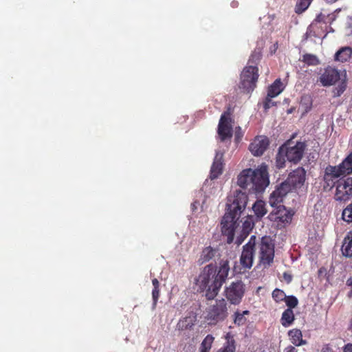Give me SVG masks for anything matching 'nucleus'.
Returning <instances> with one entry per match:
<instances>
[{"mask_svg": "<svg viewBox=\"0 0 352 352\" xmlns=\"http://www.w3.org/2000/svg\"><path fill=\"white\" fill-rule=\"evenodd\" d=\"M346 176L340 165H328L324 169L323 181L327 187L332 188L336 184V180L340 177Z\"/></svg>", "mask_w": 352, "mask_h": 352, "instance_id": "13", "label": "nucleus"}, {"mask_svg": "<svg viewBox=\"0 0 352 352\" xmlns=\"http://www.w3.org/2000/svg\"><path fill=\"white\" fill-rule=\"evenodd\" d=\"M295 320L294 313L291 309H286L282 314L280 323L284 327L292 325Z\"/></svg>", "mask_w": 352, "mask_h": 352, "instance_id": "23", "label": "nucleus"}, {"mask_svg": "<svg viewBox=\"0 0 352 352\" xmlns=\"http://www.w3.org/2000/svg\"><path fill=\"white\" fill-rule=\"evenodd\" d=\"M248 197L245 192L236 190L232 195L228 197L226 213L221 220L222 234L227 236V243H232L235 229L241 213L245 209Z\"/></svg>", "mask_w": 352, "mask_h": 352, "instance_id": "2", "label": "nucleus"}, {"mask_svg": "<svg viewBox=\"0 0 352 352\" xmlns=\"http://www.w3.org/2000/svg\"><path fill=\"white\" fill-rule=\"evenodd\" d=\"M230 114L224 113L221 115L218 125V135L222 142L230 143L232 137V128L230 124Z\"/></svg>", "mask_w": 352, "mask_h": 352, "instance_id": "11", "label": "nucleus"}, {"mask_svg": "<svg viewBox=\"0 0 352 352\" xmlns=\"http://www.w3.org/2000/svg\"><path fill=\"white\" fill-rule=\"evenodd\" d=\"M272 98L273 97L269 96L268 94L267 95L265 100L263 101V108L265 111H267L269 109L276 105V102L272 100Z\"/></svg>", "mask_w": 352, "mask_h": 352, "instance_id": "41", "label": "nucleus"}, {"mask_svg": "<svg viewBox=\"0 0 352 352\" xmlns=\"http://www.w3.org/2000/svg\"><path fill=\"white\" fill-rule=\"evenodd\" d=\"M285 89V86L280 78L275 81L268 87L267 94L270 97L278 96Z\"/></svg>", "mask_w": 352, "mask_h": 352, "instance_id": "22", "label": "nucleus"}, {"mask_svg": "<svg viewBox=\"0 0 352 352\" xmlns=\"http://www.w3.org/2000/svg\"><path fill=\"white\" fill-rule=\"evenodd\" d=\"M350 27H351V32H352V23L351 24Z\"/></svg>", "mask_w": 352, "mask_h": 352, "instance_id": "51", "label": "nucleus"}, {"mask_svg": "<svg viewBox=\"0 0 352 352\" xmlns=\"http://www.w3.org/2000/svg\"><path fill=\"white\" fill-rule=\"evenodd\" d=\"M294 214L292 210L287 209L285 206L278 204L273 207V210L268 215V219L276 224L277 228L282 229L290 224Z\"/></svg>", "mask_w": 352, "mask_h": 352, "instance_id": "6", "label": "nucleus"}, {"mask_svg": "<svg viewBox=\"0 0 352 352\" xmlns=\"http://www.w3.org/2000/svg\"><path fill=\"white\" fill-rule=\"evenodd\" d=\"M254 223L252 218L249 217L244 221L242 226L243 232L245 233V236H248L252 228H254Z\"/></svg>", "mask_w": 352, "mask_h": 352, "instance_id": "35", "label": "nucleus"}, {"mask_svg": "<svg viewBox=\"0 0 352 352\" xmlns=\"http://www.w3.org/2000/svg\"><path fill=\"white\" fill-rule=\"evenodd\" d=\"M214 256V250L211 247L205 248L201 254L199 261L201 263H206Z\"/></svg>", "mask_w": 352, "mask_h": 352, "instance_id": "29", "label": "nucleus"}, {"mask_svg": "<svg viewBox=\"0 0 352 352\" xmlns=\"http://www.w3.org/2000/svg\"><path fill=\"white\" fill-rule=\"evenodd\" d=\"M256 245V238L254 235H252L248 242L242 247L239 263L241 268L245 271L250 270L253 265Z\"/></svg>", "mask_w": 352, "mask_h": 352, "instance_id": "7", "label": "nucleus"}, {"mask_svg": "<svg viewBox=\"0 0 352 352\" xmlns=\"http://www.w3.org/2000/svg\"><path fill=\"white\" fill-rule=\"evenodd\" d=\"M227 340L226 343L219 349V352H235V341L233 336L228 334Z\"/></svg>", "mask_w": 352, "mask_h": 352, "instance_id": "28", "label": "nucleus"}, {"mask_svg": "<svg viewBox=\"0 0 352 352\" xmlns=\"http://www.w3.org/2000/svg\"><path fill=\"white\" fill-rule=\"evenodd\" d=\"M214 341V337L209 334L206 336L201 343L199 352H209Z\"/></svg>", "mask_w": 352, "mask_h": 352, "instance_id": "27", "label": "nucleus"}, {"mask_svg": "<svg viewBox=\"0 0 352 352\" xmlns=\"http://www.w3.org/2000/svg\"><path fill=\"white\" fill-rule=\"evenodd\" d=\"M245 292V284L241 280H236L225 287L223 294L230 304L238 305L241 302Z\"/></svg>", "mask_w": 352, "mask_h": 352, "instance_id": "8", "label": "nucleus"}, {"mask_svg": "<svg viewBox=\"0 0 352 352\" xmlns=\"http://www.w3.org/2000/svg\"><path fill=\"white\" fill-rule=\"evenodd\" d=\"M300 103H301V104H305L306 105H307L306 107V109H311V101L310 98L309 96H302L301 98Z\"/></svg>", "mask_w": 352, "mask_h": 352, "instance_id": "43", "label": "nucleus"}, {"mask_svg": "<svg viewBox=\"0 0 352 352\" xmlns=\"http://www.w3.org/2000/svg\"><path fill=\"white\" fill-rule=\"evenodd\" d=\"M336 19L333 14H323L320 12L318 14L315 19L316 22L324 23H331Z\"/></svg>", "mask_w": 352, "mask_h": 352, "instance_id": "33", "label": "nucleus"}, {"mask_svg": "<svg viewBox=\"0 0 352 352\" xmlns=\"http://www.w3.org/2000/svg\"><path fill=\"white\" fill-rule=\"evenodd\" d=\"M285 302L287 306V309H294L297 307L298 304V300L294 296H287Z\"/></svg>", "mask_w": 352, "mask_h": 352, "instance_id": "38", "label": "nucleus"}, {"mask_svg": "<svg viewBox=\"0 0 352 352\" xmlns=\"http://www.w3.org/2000/svg\"><path fill=\"white\" fill-rule=\"evenodd\" d=\"M294 189L291 186L286 182L284 181L271 194L270 197V204L272 207H274L283 201V197H285L289 192Z\"/></svg>", "mask_w": 352, "mask_h": 352, "instance_id": "14", "label": "nucleus"}, {"mask_svg": "<svg viewBox=\"0 0 352 352\" xmlns=\"http://www.w3.org/2000/svg\"><path fill=\"white\" fill-rule=\"evenodd\" d=\"M261 58V54L259 52L254 51L252 53L248 63L254 64V66H256L257 63L259 62Z\"/></svg>", "mask_w": 352, "mask_h": 352, "instance_id": "40", "label": "nucleus"}, {"mask_svg": "<svg viewBox=\"0 0 352 352\" xmlns=\"http://www.w3.org/2000/svg\"><path fill=\"white\" fill-rule=\"evenodd\" d=\"M152 283L153 285V288H160V282L157 278H153L152 280Z\"/></svg>", "mask_w": 352, "mask_h": 352, "instance_id": "50", "label": "nucleus"}, {"mask_svg": "<svg viewBox=\"0 0 352 352\" xmlns=\"http://www.w3.org/2000/svg\"><path fill=\"white\" fill-rule=\"evenodd\" d=\"M230 271L229 261L221 260L218 271L212 264L205 266L196 280L201 292H206V298L213 300L226 282Z\"/></svg>", "mask_w": 352, "mask_h": 352, "instance_id": "1", "label": "nucleus"}, {"mask_svg": "<svg viewBox=\"0 0 352 352\" xmlns=\"http://www.w3.org/2000/svg\"><path fill=\"white\" fill-rule=\"evenodd\" d=\"M285 154L284 151V146L279 148L278 152L276 157V166L278 168L285 167Z\"/></svg>", "mask_w": 352, "mask_h": 352, "instance_id": "31", "label": "nucleus"}, {"mask_svg": "<svg viewBox=\"0 0 352 352\" xmlns=\"http://www.w3.org/2000/svg\"><path fill=\"white\" fill-rule=\"evenodd\" d=\"M246 237L247 236H245V233L241 230L240 235L236 237L235 243L238 245H241Z\"/></svg>", "mask_w": 352, "mask_h": 352, "instance_id": "44", "label": "nucleus"}, {"mask_svg": "<svg viewBox=\"0 0 352 352\" xmlns=\"http://www.w3.org/2000/svg\"><path fill=\"white\" fill-rule=\"evenodd\" d=\"M243 136L242 133L241 132V128L239 127V130L235 131V140L236 142H239L241 140Z\"/></svg>", "mask_w": 352, "mask_h": 352, "instance_id": "46", "label": "nucleus"}, {"mask_svg": "<svg viewBox=\"0 0 352 352\" xmlns=\"http://www.w3.org/2000/svg\"><path fill=\"white\" fill-rule=\"evenodd\" d=\"M342 217L347 223L352 222V202L343 210Z\"/></svg>", "mask_w": 352, "mask_h": 352, "instance_id": "36", "label": "nucleus"}, {"mask_svg": "<svg viewBox=\"0 0 352 352\" xmlns=\"http://www.w3.org/2000/svg\"><path fill=\"white\" fill-rule=\"evenodd\" d=\"M228 316V304L225 299L217 300L206 309L205 319L209 325H216Z\"/></svg>", "mask_w": 352, "mask_h": 352, "instance_id": "4", "label": "nucleus"}, {"mask_svg": "<svg viewBox=\"0 0 352 352\" xmlns=\"http://www.w3.org/2000/svg\"><path fill=\"white\" fill-rule=\"evenodd\" d=\"M352 55V49L350 47H345L340 49L336 54V59L342 63L347 61Z\"/></svg>", "mask_w": 352, "mask_h": 352, "instance_id": "24", "label": "nucleus"}, {"mask_svg": "<svg viewBox=\"0 0 352 352\" xmlns=\"http://www.w3.org/2000/svg\"><path fill=\"white\" fill-rule=\"evenodd\" d=\"M283 278L287 283H290L292 280V276L289 273L284 272Z\"/></svg>", "mask_w": 352, "mask_h": 352, "instance_id": "47", "label": "nucleus"}, {"mask_svg": "<svg viewBox=\"0 0 352 352\" xmlns=\"http://www.w3.org/2000/svg\"><path fill=\"white\" fill-rule=\"evenodd\" d=\"M258 78V69L256 66L245 67L241 74V87L244 91L250 93L256 87Z\"/></svg>", "mask_w": 352, "mask_h": 352, "instance_id": "9", "label": "nucleus"}, {"mask_svg": "<svg viewBox=\"0 0 352 352\" xmlns=\"http://www.w3.org/2000/svg\"><path fill=\"white\" fill-rule=\"evenodd\" d=\"M346 88V82L344 80L342 81L338 87H335L333 90V94L335 96H340L341 94L344 93Z\"/></svg>", "mask_w": 352, "mask_h": 352, "instance_id": "39", "label": "nucleus"}, {"mask_svg": "<svg viewBox=\"0 0 352 352\" xmlns=\"http://www.w3.org/2000/svg\"><path fill=\"white\" fill-rule=\"evenodd\" d=\"M253 211L255 215L258 217H263L267 213V209L265 208V204L261 200L256 201L253 206Z\"/></svg>", "mask_w": 352, "mask_h": 352, "instance_id": "25", "label": "nucleus"}, {"mask_svg": "<svg viewBox=\"0 0 352 352\" xmlns=\"http://www.w3.org/2000/svg\"><path fill=\"white\" fill-rule=\"evenodd\" d=\"M352 197V177L338 181L335 193V199L346 201Z\"/></svg>", "mask_w": 352, "mask_h": 352, "instance_id": "10", "label": "nucleus"}, {"mask_svg": "<svg viewBox=\"0 0 352 352\" xmlns=\"http://www.w3.org/2000/svg\"><path fill=\"white\" fill-rule=\"evenodd\" d=\"M344 352H352V344L349 343L344 347Z\"/></svg>", "mask_w": 352, "mask_h": 352, "instance_id": "49", "label": "nucleus"}, {"mask_svg": "<svg viewBox=\"0 0 352 352\" xmlns=\"http://www.w3.org/2000/svg\"><path fill=\"white\" fill-rule=\"evenodd\" d=\"M270 141L266 136H257L249 146V150L254 156H261L269 146Z\"/></svg>", "mask_w": 352, "mask_h": 352, "instance_id": "16", "label": "nucleus"}, {"mask_svg": "<svg viewBox=\"0 0 352 352\" xmlns=\"http://www.w3.org/2000/svg\"><path fill=\"white\" fill-rule=\"evenodd\" d=\"M238 185L252 192H263L269 185L267 166L262 164L257 168L243 170L238 176Z\"/></svg>", "mask_w": 352, "mask_h": 352, "instance_id": "3", "label": "nucleus"}, {"mask_svg": "<svg viewBox=\"0 0 352 352\" xmlns=\"http://www.w3.org/2000/svg\"><path fill=\"white\" fill-rule=\"evenodd\" d=\"M305 170L302 167H298L289 174L285 181L294 190H296L303 186L305 182Z\"/></svg>", "mask_w": 352, "mask_h": 352, "instance_id": "15", "label": "nucleus"}, {"mask_svg": "<svg viewBox=\"0 0 352 352\" xmlns=\"http://www.w3.org/2000/svg\"><path fill=\"white\" fill-rule=\"evenodd\" d=\"M197 322V315L191 312H188L184 317L181 318L176 324V330L179 332L191 330L193 329Z\"/></svg>", "mask_w": 352, "mask_h": 352, "instance_id": "18", "label": "nucleus"}, {"mask_svg": "<svg viewBox=\"0 0 352 352\" xmlns=\"http://www.w3.org/2000/svg\"><path fill=\"white\" fill-rule=\"evenodd\" d=\"M312 1L313 0H298L295 7V12L297 14L302 13L309 8Z\"/></svg>", "mask_w": 352, "mask_h": 352, "instance_id": "32", "label": "nucleus"}, {"mask_svg": "<svg viewBox=\"0 0 352 352\" xmlns=\"http://www.w3.org/2000/svg\"><path fill=\"white\" fill-rule=\"evenodd\" d=\"M340 78L338 71L332 67H327L319 78V81L324 87H329L336 84Z\"/></svg>", "mask_w": 352, "mask_h": 352, "instance_id": "17", "label": "nucleus"}, {"mask_svg": "<svg viewBox=\"0 0 352 352\" xmlns=\"http://www.w3.org/2000/svg\"><path fill=\"white\" fill-rule=\"evenodd\" d=\"M258 265L264 269L269 268L274 263L275 245L272 238L264 236L261 239L258 245Z\"/></svg>", "mask_w": 352, "mask_h": 352, "instance_id": "5", "label": "nucleus"}, {"mask_svg": "<svg viewBox=\"0 0 352 352\" xmlns=\"http://www.w3.org/2000/svg\"><path fill=\"white\" fill-rule=\"evenodd\" d=\"M341 251L344 256L349 258L352 256V230L349 231L344 237Z\"/></svg>", "mask_w": 352, "mask_h": 352, "instance_id": "21", "label": "nucleus"}, {"mask_svg": "<svg viewBox=\"0 0 352 352\" xmlns=\"http://www.w3.org/2000/svg\"><path fill=\"white\" fill-rule=\"evenodd\" d=\"M160 297V288H153L152 291V298L153 300V308L155 307L157 302Z\"/></svg>", "mask_w": 352, "mask_h": 352, "instance_id": "42", "label": "nucleus"}, {"mask_svg": "<svg viewBox=\"0 0 352 352\" xmlns=\"http://www.w3.org/2000/svg\"><path fill=\"white\" fill-rule=\"evenodd\" d=\"M306 144L302 142H297L294 146L284 145V151L287 160L294 164L298 163L303 157Z\"/></svg>", "mask_w": 352, "mask_h": 352, "instance_id": "12", "label": "nucleus"}, {"mask_svg": "<svg viewBox=\"0 0 352 352\" xmlns=\"http://www.w3.org/2000/svg\"><path fill=\"white\" fill-rule=\"evenodd\" d=\"M272 298L277 303L285 301V300L287 297L284 291H283L282 289H278V288H276L272 292Z\"/></svg>", "mask_w": 352, "mask_h": 352, "instance_id": "34", "label": "nucleus"}, {"mask_svg": "<svg viewBox=\"0 0 352 352\" xmlns=\"http://www.w3.org/2000/svg\"><path fill=\"white\" fill-rule=\"evenodd\" d=\"M250 311L248 310L243 311V312H240L239 311H236L234 312V323L237 326H241L245 324L246 322V318L245 315H248Z\"/></svg>", "mask_w": 352, "mask_h": 352, "instance_id": "30", "label": "nucleus"}, {"mask_svg": "<svg viewBox=\"0 0 352 352\" xmlns=\"http://www.w3.org/2000/svg\"><path fill=\"white\" fill-rule=\"evenodd\" d=\"M291 342L296 346H302L307 344V341L303 340L302 331L298 329H293L288 331Z\"/></svg>", "mask_w": 352, "mask_h": 352, "instance_id": "20", "label": "nucleus"}, {"mask_svg": "<svg viewBox=\"0 0 352 352\" xmlns=\"http://www.w3.org/2000/svg\"><path fill=\"white\" fill-rule=\"evenodd\" d=\"M302 61L309 65H317L319 63L316 56L310 54L303 55Z\"/></svg>", "mask_w": 352, "mask_h": 352, "instance_id": "37", "label": "nucleus"}, {"mask_svg": "<svg viewBox=\"0 0 352 352\" xmlns=\"http://www.w3.org/2000/svg\"><path fill=\"white\" fill-rule=\"evenodd\" d=\"M284 352H298V349L292 345H289L284 349Z\"/></svg>", "mask_w": 352, "mask_h": 352, "instance_id": "48", "label": "nucleus"}, {"mask_svg": "<svg viewBox=\"0 0 352 352\" xmlns=\"http://www.w3.org/2000/svg\"><path fill=\"white\" fill-rule=\"evenodd\" d=\"M223 153L218 151L214 159V162L210 169V178L212 179L217 178L221 175L223 168Z\"/></svg>", "mask_w": 352, "mask_h": 352, "instance_id": "19", "label": "nucleus"}, {"mask_svg": "<svg viewBox=\"0 0 352 352\" xmlns=\"http://www.w3.org/2000/svg\"><path fill=\"white\" fill-rule=\"evenodd\" d=\"M320 352H334L329 344H324Z\"/></svg>", "mask_w": 352, "mask_h": 352, "instance_id": "45", "label": "nucleus"}, {"mask_svg": "<svg viewBox=\"0 0 352 352\" xmlns=\"http://www.w3.org/2000/svg\"><path fill=\"white\" fill-rule=\"evenodd\" d=\"M346 175L352 174V151L339 164Z\"/></svg>", "mask_w": 352, "mask_h": 352, "instance_id": "26", "label": "nucleus"}]
</instances>
